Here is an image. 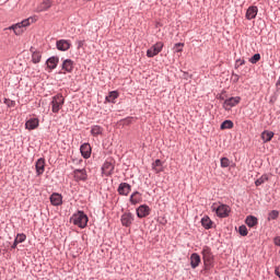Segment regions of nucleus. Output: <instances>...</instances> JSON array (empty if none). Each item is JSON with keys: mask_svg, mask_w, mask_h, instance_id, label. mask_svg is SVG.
I'll list each match as a JSON object with an SVG mask.
<instances>
[{"mask_svg": "<svg viewBox=\"0 0 280 280\" xmlns=\"http://www.w3.org/2000/svg\"><path fill=\"white\" fill-rule=\"evenodd\" d=\"M32 23H36V18L31 16L25 19L22 22L11 25L8 30H12L16 36H21V34H23V28L30 27Z\"/></svg>", "mask_w": 280, "mask_h": 280, "instance_id": "f257e3e1", "label": "nucleus"}, {"mask_svg": "<svg viewBox=\"0 0 280 280\" xmlns=\"http://www.w3.org/2000/svg\"><path fill=\"white\" fill-rule=\"evenodd\" d=\"M72 224L74 226H79V229H86V224H89V217L84 211H78L71 218Z\"/></svg>", "mask_w": 280, "mask_h": 280, "instance_id": "f03ea898", "label": "nucleus"}, {"mask_svg": "<svg viewBox=\"0 0 280 280\" xmlns=\"http://www.w3.org/2000/svg\"><path fill=\"white\" fill-rule=\"evenodd\" d=\"M50 106H51L52 113H55V115H58V113H60L62 106H65V96H62L60 93L52 96Z\"/></svg>", "mask_w": 280, "mask_h": 280, "instance_id": "7ed1b4c3", "label": "nucleus"}, {"mask_svg": "<svg viewBox=\"0 0 280 280\" xmlns=\"http://www.w3.org/2000/svg\"><path fill=\"white\" fill-rule=\"evenodd\" d=\"M212 211H215L218 218H229V213H231V207L224 203H221L219 207H215V205H213Z\"/></svg>", "mask_w": 280, "mask_h": 280, "instance_id": "20e7f679", "label": "nucleus"}, {"mask_svg": "<svg viewBox=\"0 0 280 280\" xmlns=\"http://www.w3.org/2000/svg\"><path fill=\"white\" fill-rule=\"evenodd\" d=\"M73 178L75 183H86V180H89V174L86 173V168H75L73 171Z\"/></svg>", "mask_w": 280, "mask_h": 280, "instance_id": "39448f33", "label": "nucleus"}, {"mask_svg": "<svg viewBox=\"0 0 280 280\" xmlns=\"http://www.w3.org/2000/svg\"><path fill=\"white\" fill-rule=\"evenodd\" d=\"M163 42L155 43L147 50V57L154 58V56H159L163 51Z\"/></svg>", "mask_w": 280, "mask_h": 280, "instance_id": "423d86ee", "label": "nucleus"}, {"mask_svg": "<svg viewBox=\"0 0 280 280\" xmlns=\"http://www.w3.org/2000/svg\"><path fill=\"white\" fill-rule=\"evenodd\" d=\"M242 102V97L240 96H232L224 101L223 108L224 110H231L233 107L237 106Z\"/></svg>", "mask_w": 280, "mask_h": 280, "instance_id": "0eeeda50", "label": "nucleus"}, {"mask_svg": "<svg viewBox=\"0 0 280 280\" xmlns=\"http://www.w3.org/2000/svg\"><path fill=\"white\" fill-rule=\"evenodd\" d=\"M120 222L127 229L132 226V222H135V214L132 212H125L120 217Z\"/></svg>", "mask_w": 280, "mask_h": 280, "instance_id": "6e6552de", "label": "nucleus"}, {"mask_svg": "<svg viewBox=\"0 0 280 280\" xmlns=\"http://www.w3.org/2000/svg\"><path fill=\"white\" fill-rule=\"evenodd\" d=\"M201 255H202L205 266H209V264L213 261V254L211 253V247L203 246L201 250Z\"/></svg>", "mask_w": 280, "mask_h": 280, "instance_id": "1a4fd4ad", "label": "nucleus"}, {"mask_svg": "<svg viewBox=\"0 0 280 280\" xmlns=\"http://www.w3.org/2000/svg\"><path fill=\"white\" fill-rule=\"evenodd\" d=\"M150 206L148 205H141L137 208L136 213L138 215V218L143 219V218H148V215H150Z\"/></svg>", "mask_w": 280, "mask_h": 280, "instance_id": "9d476101", "label": "nucleus"}, {"mask_svg": "<svg viewBox=\"0 0 280 280\" xmlns=\"http://www.w3.org/2000/svg\"><path fill=\"white\" fill-rule=\"evenodd\" d=\"M56 47L59 51H69V49H71V42L67 39H59L56 42Z\"/></svg>", "mask_w": 280, "mask_h": 280, "instance_id": "9b49d317", "label": "nucleus"}, {"mask_svg": "<svg viewBox=\"0 0 280 280\" xmlns=\"http://www.w3.org/2000/svg\"><path fill=\"white\" fill-rule=\"evenodd\" d=\"M119 196H128L132 191V186L128 183H120L117 189Z\"/></svg>", "mask_w": 280, "mask_h": 280, "instance_id": "f8f14e48", "label": "nucleus"}, {"mask_svg": "<svg viewBox=\"0 0 280 280\" xmlns=\"http://www.w3.org/2000/svg\"><path fill=\"white\" fill-rule=\"evenodd\" d=\"M35 170L37 176H43L45 174V159L39 158L35 163Z\"/></svg>", "mask_w": 280, "mask_h": 280, "instance_id": "ddd939ff", "label": "nucleus"}, {"mask_svg": "<svg viewBox=\"0 0 280 280\" xmlns=\"http://www.w3.org/2000/svg\"><path fill=\"white\" fill-rule=\"evenodd\" d=\"M259 12V9H257V7L252 5L247 9L245 18L247 19V21H253V19L257 18V13Z\"/></svg>", "mask_w": 280, "mask_h": 280, "instance_id": "4468645a", "label": "nucleus"}, {"mask_svg": "<svg viewBox=\"0 0 280 280\" xmlns=\"http://www.w3.org/2000/svg\"><path fill=\"white\" fill-rule=\"evenodd\" d=\"M115 171V165L113 163L106 161L102 166V172L105 176H112L113 172Z\"/></svg>", "mask_w": 280, "mask_h": 280, "instance_id": "2eb2a0df", "label": "nucleus"}, {"mask_svg": "<svg viewBox=\"0 0 280 280\" xmlns=\"http://www.w3.org/2000/svg\"><path fill=\"white\" fill-rule=\"evenodd\" d=\"M200 255L198 253H192L190 255V267L192 268V270H196V268H198L200 266Z\"/></svg>", "mask_w": 280, "mask_h": 280, "instance_id": "dca6fc26", "label": "nucleus"}, {"mask_svg": "<svg viewBox=\"0 0 280 280\" xmlns=\"http://www.w3.org/2000/svg\"><path fill=\"white\" fill-rule=\"evenodd\" d=\"M81 156L83 159H91V144L90 143H83L80 147Z\"/></svg>", "mask_w": 280, "mask_h": 280, "instance_id": "f3484780", "label": "nucleus"}, {"mask_svg": "<svg viewBox=\"0 0 280 280\" xmlns=\"http://www.w3.org/2000/svg\"><path fill=\"white\" fill-rule=\"evenodd\" d=\"M143 201V197L141 195V192L139 191H133L129 198V202L131 205H139V202H142Z\"/></svg>", "mask_w": 280, "mask_h": 280, "instance_id": "a211bd4d", "label": "nucleus"}, {"mask_svg": "<svg viewBox=\"0 0 280 280\" xmlns=\"http://www.w3.org/2000/svg\"><path fill=\"white\" fill-rule=\"evenodd\" d=\"M50 203L54 207H60V205H62V195L58 194V192H54L50 196Z\"/></svg>", "mask_w": 280, "mask_h": 280, "instance_id": "6ab92c4d", "label": "nucleus"}, {"mask_svg": "<svg viewBox=\"0 0 280 280\" xmlns=\"http://www.w3.org/2000/svg\"><path fill=\"white\" fill-rule=\"evenodd\" d=\"M58 62H60V58H58L56 56L49 57L46 60V65H47L48 69H51V70H54L58 67Z\"/></svg>", "mask_w": 280, "mask_h": 280, "instance_id": "aec40b11", "label": "nucleus"}, {"mask_svg": "<svg viewBox=\"0 0 280 280\" xmlns=\"http://www.w3.org/2000/svg\"><path fill=\"white\" fill-rule=\"evenodd\" d=\"M61 69L66 73H72L73 72V60H71V59L63 60Z\"/></svg>", "mask_w": 280, "mask_h": 280, "instance_id": "412c9836", "label": "nucleus"}, {"mask_svg": "<svg viewBox=\"0 0 280 280\" xmlns=\"http://www.w3.org/2000/svg\"><path fill=\"white\" fill-rule=\"evenodd\" d=\"M51 8V1L50 0H44L36 9L35 12H47Z\"/></svg>", "mask_w": 280, "mask_h": 280, "instance_id": "4be33fe9", "label": "nucleus"}, {"mask_svg": "<svg viewBox=\"0 0 280 280\" xmlns=\"http://www.w3.org/2000/svg\"><path fill=\"white\" fill-rule=\"evenodd\" d=\"M38 124V118H31L25 122V128L26 130H36Z\"/></svg>", "mask_w": 280, "mask_h": 280, "instance_id": "5701e85b", "label": "nucleus"}, {"mask_svg": "<svg viewBox=\"0 0 280 280\" xmlns=\"http://www.w3.org/2000/svg\"><path fill=\"white\" fill-rule=\"evenodd\" d=\"M258 223H259V220L255 215H247L245 219V224H247L249 229L257 226Z\"/></svg>", "mask_w": 280, "mask_h": 280, "instance_id": "b1692460", "label": "nucleus"}, {"mask_svg": "<svg viewBox=\"0 0 280 280\" xmlns=\"http://www.w3.org/2000/svg\"><path fill=\"white\" fill-rule=\"evenodd\" d=\"M201 225L203 226V229H206V231H209V229H213V221H211V218H209V215H205L201 219Z\"/></svg>", "mask_w": 280, "mask_h": 280, "instance_id": "393cba45", "label": "nucleus"}, {"mask_svg": "<svg viewBox=\"0 0 280 280\" xmlns=\"http://www.w3.org/2000/svg\"><path fill=\"white\" fill-rule=\"evenodd\" d=\"M117 97H119V93H117V91H112L105 97V102H108L109 104H115V100H117Z\"/></svg>", "mask_w": 280, "mask_h": 280, "instance_id": "a878e982", "label": "nucleus"}, {"mask_svg": "<svg viewBox=\"0 0 280 280\" xmlns=\"http://www.w3.org/2000/svg\"><path fill=\"white\" fill-rule=\"evenodd\" d=\"M152 170L155 171V174H161V172H163V162H161V160H155L152 163Z\"/></svg>", "mask_w": 280, "mask_h": 280, "instance_id": "bb28decb", "label": "nucleus"}, {"mask_svg": "<svg viewBox=\"0 0 280 280\" xmlns=\"http://www.w3.org/2000/svg\"><path fill=\"white\" fill-rule=\"evenodd\" d=\"M272 137H275V132L265 130L261 133V139L265 143H268V141H272Z\"/></svg>", "mask_w": 280, "mask_h": 280, "instance_id": "cd10ccee", "label": "nucleus"}, {"mask_svg": "<svg viewBox=\"0 0 280 280\" xmlns=\"http://www.w3.org/2000/svg\"><path fill=\"white\" fill-rule=\"evenodd\" d=\"M102 132H104V129L100 125H94L91 127V135H93V137H100Z\"/></svg>", "mask_w": 280, "mask_h": 280, "instance_id": "c85d7f7f", "label": "nucleus"}, {"mask_svg": "<svg viewBox=\"0 0 280 280\" xmlns=\"http://www.w3.org/2000/svg\"><path fill=\"white\" fill-rule=\"evenodd\" d=\"M221 167L226 168V167H234L235 163L233 161L229 160V158H221L220 160Z\"/></svg>", "mask_w": 280, "mask_h": 280, "instance_id": "c756f323", "label": "nucleus"}, {"mask_svg": "<svg viewBox=\"0 0 280 280\" xmlns=\"http://www.w3.org/2000/svg\"><path fill=\"white\" fill-rule=\"evenodd\" d=\"M43 58V54H40V51L35 50L32 54V62L34 65H38V62H40V59Z\"/></svg>", "mask_w": 280, "mask_h": 280, "instance_id": "7c9ffc66", "label": "nucleus"}, {"mask_svg": "<svg viewBox=\"0 0 280 280\" xmlns=\"http://www.w3.org/2000/svg\"><path fill=\"white\" fill-rule=\"evenodd\" d=\"M264 183H268V175L264 174L258 179L255 180L256 187H260Z\"/></svg>", "mask_w": 280, "mask_h": 280, "instance_id": "2f4dec72", "label": "nucleus"}, {"mask_svg": "<svg viewBox=\"0 0 280 280\" xmlns=\"http://www.w3.org/2000/svg\"><path fill=\"white\" fill-rule=\"evenodd\" d=\"M233 128V122L231 120H224L221 124V130H231Z\"/></svg>", "mask_w": 280, "mask_h": 280, "instance_id": "473e14b6", "label": "nucleus"}, {"mask_svg": "<svg viewBox=\"0 0 280 280\" xmlns=\"http://www.w3.org/2000/svg\"><path fill=\"white\" fill-rule=\"evenodd\" d=\"M238 233L242 235V237H246V235H248V229L246 225L238 226Z\"/></svg>", "mask_w": 280, "mask_h": 280, "instance_id": "72a5a7b5", "label": "nucleus"}, {"mask_svg": "<svg viewBox=\"0 0 280 280\" xmlns=\"http://www.w3.org/2000/svg\"><path fill=\"white\" fill-rule=\"evenodd\" d=\"M259 60H261V55L260 54H255L250 59L249 62L252 65H257V62H259Z\"/></svg>", "mask_w": 280, "mask_h": 280, "instance_id": "f704fd0d", "label": "nucleus"}, {"mask_svg": "<svg viewBox=\"0 0 280 280\" xmlns=\"http://www.w3.org/2000/svg\"><path fill=\"white\" fill-rule=\"evenodd\" d=\"M27 240V236L23 233L18 234L15 237V241L20 244H23V242H25Z\"/></svg>", "mask_w": 280, "mask_h": 280, "instance_id": "c9c22d12", "label": "nucleus"}, {"mask_svg": "<svg viewBox=\"0 0 280 280\" xmlns=\"http://www.w3.org/2000/svg\"><path fill=\"white\" fill-rule=\"evenodd\" d=\"M183 47H185V44H183V43L175 44L174 49H175L176 54H180V51H183Z\"/></svg>", "mask_w": 280, "mask_h": 280, "instance_id": "e433bc0d", "label": "nucleus"}, {"mask_svg": "<svg viewBox=\"0 0 280 280\" xmlns=\"http://www.w3.org/2000/svg\"><path fill=\"white\" fill-rule=\"evenodd\" d=\"M4 104L8 106V108H14L16 103L10 98H4Z\"/></svg>", "mask_w": 280, "mask_h": 280, "instance_id": "4c0bfd02", "label": "nucleus"}, {"mask_svg": "<svg viewBox=\"0 0 280 280\" xmlns=\"http://www.w3.org/2000/svg\"><path fill=\"white\" fill-rule=\"evenodd\" d=\"M277 218H279V211L272 210L269 212V220H277Z\"/></svg>", "mask_w": 280, "mask_h": 280, "instance_id": "58836bf2", "label": "nucleus"}, {"mask_svg": "<svg viewBox=\"0 0 280 280\" xmlns=\"http://www.w3.org/2000/svg\"><path fill=\"white\" fill-rule=\"evenodd\" d=\"M231 81L234 83V84H237V82H240V77L237 73L233 72L232 73V77H231Z\"/></svg>", "mask_w": 280, "mask_h": 280, "instance_id": "ea45409f", "label": "nucleus"}, {"mask_svg": "<svg viewBox=\"0 0 280 280\" xmlns=\"http://www.w3.org/2000/svg\"><path fill=\"white\" fill-rule=\"evenodd\" d=\"M273 243H275L276 246H280V236H276L273 238Z\"/></svg>", "mask_w": 280, "mask_h": 280, "instance_id": "a19ab883", "label": "nucleus"}, {"mask_svg": "<svg viewBox=\"0 0 280 280\" xmlns=\"http://www.w3.org/2000/svg\"><path fill=\"white\" fill-rule=\"evenodd\" d=\"M19 244H20L19 241H16V238H15L13 244H12V246H11V248L12 249L16 248V246H19Z\"/></svg>", "mask_w": 280, "mask_h": 280, "instance_id": "79ce46f5", "label": "nucleus"}, {"mask_svg": "<svg viewBox=\"0 0 280 280\" xmlns=\"http://www.w3.org/2000/svg\"><path fill=\"white\" fill-rule=\"evenodd\" d=\"M246 61L242 60V59H237L236 60V65L238 63L240 67H242V65H245Z\"/></svg>", "mask_w": 280, "mask_h": 280, "instance_id": "37998d69", "label": "nucleus"}, {"mask_svg": "<svg viewBox=\"0 0 280 280\" xmlns=\"http://www.w3.org/2000/svg\"><path fill=\"white\" fill-rule=\"evenodd\" d=\"M189 78H191V75L187 72H184V80H189Z\"/></svg>", "mask_w": 280, "mask_h": 280, "instance_id": "c03bdc74", "label": "nucleus"}, {"mask_svg": "<svg viewBox=\"0 0 280 280\" xmlns=\"http://www.w3.org/2000/svg\"><path fill=\"white\" fill-rule=\"evenodd\" d=\"M276 86H280V77H279L278 81L276 82Z\"/></svg>", "mask_w": 280, "mask_h": 280, "instance_id": "a18cd8bd", "label": "nucleus"}]
</instances>
